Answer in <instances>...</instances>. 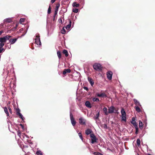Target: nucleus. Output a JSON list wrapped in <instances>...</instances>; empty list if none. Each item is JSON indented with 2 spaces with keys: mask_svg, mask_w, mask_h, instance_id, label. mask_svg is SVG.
<instances>
[{
  "mask_svg": "<svg viewBox=\"0 0 155 155\" xmlns=\"http://www.w3.org/2000/svg\"><path fill=\"white\" fill-rule=\"evenodd\" d=\"M115 109V108L114 106H111L108 109V113L110 114L113 113Z\"/></svg>",
  "mask_w": 155,
  "mask_h": 155,
  "instance_id": "obj_10",
  "label": "nucleus"
},
{
  "mask_svg": "<svg viewBox=\"0 0 155 155\" xmlns=\"http://www.w3.org/2000/svg\"><path fill=\"white\" fill-rule=\"evenodd\" d=\"M83 88L84 90H86L87 91H88V88L87 87H84Z\"/></svg>",
  "mask_w": 155,
  "mask_h": 155,
  "instance_id": "obj_45",
  "label": "nucleus"
},
{
  "mask_svg": "<svg viewBox=\"0 0 155 155\" xmlns=\"http://www.w3.org/2000/svg\"><path fill=\"white\" fill-rule=\"evenodd\" d=\"M121 113L122 116H126V113L124 108H122L121 110Z\"/></svg>",
  "mask_w": 155,
  "mask_h": 155,
  "instance_id": "obj_19",
  "label": "nucleus"
},
{
  "mask_svg": "<svg viewBox=\"0 0 155 155\" xmlns=\"http://www.w3.org/2000/svg\"><path fill=\"white\" fill-rule=\"evenodd\" d=\"M51 6H50V5H49V8H48V14H50L51 12Z\"/></svg>",
  "mask_w": 155,
  "mask_h": 155,
  "instance_id": "obj_34",
  "label": "nucleus"
},
{
  "mask_svg": "<svg viewBox=\"0 0 155 155\" xmlns=\"http://www.w3.org/2000/svg\"><path fill=\"white\" fill-rule=\"evenodd\" d=\"M104 128L105 129H107V126L106 124H104Z\"/></svg>",
  "mask_w": 155,
  "mask_h": 155,
  "instance_id": "obj_47",
  "label": "nucleus"
},
{
  "mask_svg": "<svg viewBox=\"0 0 155 155\" xmlns=\"http://www.w3.org/2000/svg\"><path fill=\"white\" fill-rule=\"evenodd\" d=\"M66 32V30H65L64 28H63L62 29V30L61 31V33L62 34H65Z\"/></svg>",
  "mask_w": 155,
  "mask_h": 155,
  "instance_id": "obj_38",
  "label": "nucleus"
},
{
  "mask_svg": "<svg viewBox=\"0 0 155 155\" xmlns=\"http://www.w3.org/2000/svg\"><path fill=\"white\" fill-rule=\"evenodd\" d=\"M11 48V45H10V46H9V47H8V48L9 49H10Z\"/></svg>",
  "mask_w": 155,
  "mask_h": 155,
  "instance_id": "obj_53",
  "label": "nucleus"
},
{
  "mask_svg": "<svg viewBox=\"0 0 155 155\" xmlns=\"http://www.w3.org/2000/svg\"><path fill=\"white\" fill-rule=\"evenodd\" d=\"M57 54L58 58H59V59H60L61 57V53L60 51H58L57 52Z\"/></svg>",
  "mask_w": 155,
  "mask_h": 155,
  "instance_id": "obj_28",
  "label": "nucleus"
},
{
  "mask_svg": "<svg viewBox=\"0 0 155 155\" xmlns=\"http://www.w3.org/2000/svg\"><path fill=\"white\" fill-rule=\"evenodd\" d=\"M90 137L91 138V143H92L94 144L97 142V139L94 134H90Z\"/></svg>",
  "mask_w": 155,
  "mask_h": 155,
  "instance_id": "obj_3",
  "label": "nucleus"
},
{
  "mask_svg": "<svg viewBox=\"0 0 155 155\" xmlns=\"http://www.w3.org/2000/svg\"><path fill=\"white\" fill-rule=\"evenodd\" d=\"M139 127L142 130L143 128V124L141 120H139Z\"/></svg>",
  "mask_w": 155,
  "mask_h": 155,
  "instance_id": "obj_21",
  "label": "nucleus"
},
{
  "mask_svg": "<svg viewBox=\"0 0 155 155\" xmlns=\"http://www.w3.org/2000/svg\"><path fill=\"white\" fill-rule=\"evenodd\" d=\"M71 71V70L69 68L64 69L63 71V74L65 75L67 73L70 72Z\"/></svg>",
  "mask_w": 155,
  "mask_h": 155,
  "instance_id": "obj_17",
  "label": "nucleus"
},
{
  "mask_svg": "<svg viewBox=\"0 0 155 155\" xmlns=\"http://www.w3.org/2000/svg\"><path fill=\"white\" fill-rule=\"evenodd\" d=\"M25 21V18H21L20 19L19 21L21 23H22V22H24Z\"/></svg>",
  "mask_w": 155,
  "mask_h": 155,
  "instance_id": "obj_39",
  "label": "nucleus"
},
{
  "mask_svg": "<svg viewBox=\"0 0 155 155\" xmlns=\"http://www.w3.org/2000/svg\"><path fill=\"white\" fill-rule=\"evenodd\" d=\"M18 135L20 137V135H21V133H20V132H18Z\"/></svg>",
  "mask_w": 155,
  "mask_h": 155,
  "instance_id": "obj_50",
  "label": "nucleus"
},
{
  "mask_svg": "<svg viewBox=\"0 0 155 155\" xmlns=\"http://www.w3.org/2000/svg\"><path fill=\"white\" fill-rule=\"evenodd\" d=\"M55 1V0H51V2L52 4Z\"/></svg>",
  "mask_w": 155,
  "mask_h": 155,
  "instance_id": "obj_49",
  "label": "nucleus"
},
{
  "mask_svg": "<svg viewBox=\"0 0 155 155\" xmlns=\"http://www.w3.org/2000/svg\"><path fill=\"white\" fill-rule=\"evenodd\" d=\"M86 122V120L83 118L81 117L79 119V123L81 125H85Z\"/></svg>",
  "mask_w": 155,
  "mask_h": 155,
  "instance_id": "obj_5",
  "label": "nucleus"
},
{
  "mask_svg": "<svg viewBox=\"0 0 155 155\" xmlns=\"http://www.w3.org/2000/svg\"><path fill=\"white\" fill-rule=\"evenodd\" d=\"M78 135L79 136L80 139H81L82 140H83V137L82 134L81 132H80L78 133Z\"/></svg>",
  "mask_w": 155,
  "mask_h": 155,
  "instance_id": "obj_36",
  "label": "nucleus"
},
{
  "mask_svg": "<svg viewBox=\"0 0 155 155\" xmlns=\"http://www.w3.org/2000/svg\"><path fill=\"white\" fill-rule=\"evenodd\" d=\"M139 106H135L134 107L135 109H136V110L138 112H140L141 111L140 109V108L139 107Z\"/></svg>",
  "mask_w": 155,
  "mask_h": 155,
  "instance_id": "obj_27",
  "label": "nucleus"
},
{
  "mask_svg": "<svg viewBox=\"0 0 155 155\" xmlns=\"http://www.w3.org/2000/svg\"><path fill=\"white\" fill-rule=\"evenodd\" d=\"M88 80L90 84L91 85V86H93L94 84V82L92 79L91 78L88 77Z\"/></svg>",
  "mask_w": 155,
  "mask_h": 155,
  "instance_id": "obj_13",
  "label": "nucleus"
},
{
  "mask_svg": "<svg viewBox=\"0 0 155 155\" xmlns=\"http://www.w3.org/2000/svg\"><path fill=\"white\" fill-rule=\"evenodd\" d=\"M60 6V4L59 3H57L56 4V8L55 9V11H58L59 8Z\"/></svg>",
  "mask_w": 155,
  "mask_h": 155,
  "instance_id": "obj_23",
  "label": "nucleus"
},
{
  "mask_svg": "<svg viewBox=\"0 0 155 155\" xmlns=\"http://www.w3.org/2000/svg\"><path fill=\"white\" fill-rule=\"evenodd\" d=\"M136 119L135 117H133L132 118V120L131 121V123L134 125L135 127L137 126V124L136 121Z\"/></svg>",
  "mask_w": 155,
  "mask_h": 155,
  "instance_id": "obj_9",
  "label": "nucleus"
},
{
  "mask_svg": "<svg viewBox=\"0 0 155 155\" xmlns=\"http://www.w3.org/2000/svg\"><path fill=\"white\" fill-rule=\"evenodd\" d=\"M94 69L97 71H100L102 70V67L101 64L98 63H95L93 65Z\"/></svg>",
  "mask_w": 155,
  "mask_h": 155,
  "instance_id": "obj_1",
  "label": "nucleus"
},
{
  "mask_svg": "<svg viewBox=\"0 0 155 155\" xmlns=\"http://www.w3.org/2000/svg\"><path fill=\"white\" fill-rule=\"evenodd\" d=\"M58 12V11H55L54 15L56 16L57 15Z\"/></svg>",
  "mask_w": 155,
  "mask_h": 155,
  "instance_id": "obj_48",
  "label": "nucleus"
},
{
  "mask_svg": "<svg viewBox=\"0 0 155 155\" xmlns=\"http://www.w3.org/2000/svg\"><path fill=\"white\" fill-rule=\"evenodd\" d=\"M71 22L70 20H69V24L67 25V26L66 27V28L67 30H68L70 29L71 26Z\"/></svg>",
  "mask_w": 155,
  "mask_h": 155,
  "instance_id": "obj_20",
  "label": "nucleus"
},
{
  "mask_svg": "<svg viewBox=\"0 0 155 155\" xmlns=\"http://www.w3.org/2000/svg\"><path fill=\"white\" fill-rule=\"evenodd\" d=\"M63 53L65 54L66 57H67L68 56V51L66 50H64L63 51Z\"/></svg>",
  "mask_w": 155,
  "mask_h": 155,
  "instance_id": "obj_22",
  "label": "nucleus"
},
{
  "mask_svg": "<svg viewBox=\"0 0 155 155\" xmlns=\"http://www.w3.org/2000/svg\"><path fill=\"white\" fill-rule=\"evenodd\" d=\"M126 116H122L121 120L123 121H126Z\"/></svg>",
  "mask_w": 155,
  "mask_h": 155,
  "instance_id": "obj_32",
  "label": "nucleus"
},
{
  "mask_svg": "<svg viewBox=\"0 0 155 155\" xmlns=\"http://www.w3.org/2000/svg\"><path fill=\"white\" fill-rule=\"evenodd\" d=\"M16 114L19 116V117L22 120H23L24 117L20 113V110L19 109V108H18L16 109Z\"/></svg>",
  "mask_w": 155,
  "mask_h": 155,
  "instance_id": "obj_6",
  "label": "nucleus"
},
{
  "mask_svg": "<svg viewBox=\"0 0 155 155\" xmlns=\"http://www.w3.org/2000/svg\"><path fill=\"white\" fill-rule=\"evenodd\" d=\"M72 5L74 7H78L79 6V4L78 3H77L76 2H73Z\"/></svg>",
  "mask_w": 155,
  "mask_h": 155,
  "instance_id": "obj_24",
  "label": "nucleus"
},
{
  "mask_svg": "<svg viewBox=\"0 0 155 155\" xmlns=\"http://www.w3.org/2000/svg\"><path fill=\"white\" fill-rule=\"evenodd\" d=\"M55 16H56L54 15V16L53 17V21H54L55 20Z\"/></svg>",
  "mask_w": 155,
  "mask_h": 155,
  "instance_id": "obj_52",
  "label": "nucleus"
},
{
  "mask_svg": "<svg viewBox=\"0 0 155 155\" xmlns=\"http://www.w3.org/2000/svg\"><path fill=\"white\" fill-rule=\"evenodd\" d=\"M11 37V36L7 35L6 36L2 38H0V42L1 43H3L6 42L7 40H8Z\"/></svg>",
  "mask_w": 155,
  "mask_h": 155,
  "instance_id": "obj_2",
  "label": "nucleus"
},
{
  "mask_svg": "<svg viewBox=\"0 0 155 155\" xmlns=\"http://www.w3.org/2000/svg\"><path fill=\"white\" fill-rule=\"evenodd\" d=\"M35 43L37 44L38 45H41V43L40 41V38H35Z\"/></svg>",
  "mask_w": 155,
  "mask_h": 155,
  "instance_id": "obj_11",
  "label": "nucleus"
},
{
  "mask_svg": "<svg viewBox=\"0 0 155 155\" xmlns=\"http://www.w3.org/2000/svg\"><path fill=\"white\" fill-rule=\"evenodd\" d=\"M100 115V113L99 112L96 115V116H94L93 118L95 120H96L99 117Z\"/></svg>",
  "mask_w": 155,
  "mask_h": 155,
  "instance_id": "obj_25",
  "label": "nucleus"
},
{
  "mask_svg": "<svg viewBox=\"0 0 155 155\" xmlns=\"http://www.w3.org/2000/svg\"><path fill=\"white\" fill-rule=\"evenodd\" d=\"M70 118L72 125L73 126H74L76 124V122L74 120L73 115L71 113H70Z\"/></svg>",
  "mask_w": 155,
  "mask_h": 155,
  "instance_id": "obj_4",
  "label": "nucleus"
},
{
  "mask_svg": "<svg viewBox=\"0 0 155 155\" xmlns=\"http://www.w3.org/2000/svg\"><path fill=\"white\" fill-rule=\"evenodd\" d=\"M4 44L2 43H0V48H2V47L4 46Z\"/></svg>",
  "mask_w": 155,
  "mask_h": 155,
  "instance_id": "obj_42",
  "label": "nucleus"
},
{
  "mask_svg": "<svg viewBox=\"0 0 155 155\" xmlns=\"http://www.w3.org/2000/svg\"><path fill=\"white\" fill-rule=\"evenodd\" d=\"M112 74L113 73L111 71H109L107 73V78L109 80H110L111 79Z\"/></svg>",
  "mask_w": 155,
  "mask_h": 155,
  "instance_id": "obj_7",
  "label": "nucleus"
},
{
  "mask_svg": "<svg viewBox=\"0 0 155 155\" xmlns=\"http://www.w3.org/2000/svg\"><path fill=\"white\" fill-rule=\"evenodd\" d=\"M85 105L88 108H91L92 107L91 103L88 101H86L85 103Z\"/></svg>",
  "mask_w": 155,
  "mask_h": 155,
  "instance_id": "obj_15",
  "label": "nucleus"
},
{
  "mask_svg": "<svg viewBox=\"0 0 155 155\" xmlns=\"http://www.w3.org/2000/svg\"><path fill=\"white\" fill-rule=\"evenodd\" d=\"M5 51V50L3 48H0V53H1L3 52H4Z\"/></svg>",
  "mask_w": 155,
  "mask_h": 155,
  "instance_id": "obj_41",
  "label": "nucleus"
},
{
  "mask_svg": "<svg viewBox=\"0 0 155 155\" xmlns=\"http://www.w3.org/2000/svg\"><path fill=\"white\" fill-rule=\"evenodd\" d=\"M8 109L9 110L10 113L11 114H12V112L11 107H8Z\"/></svg>",
  "mask_w": 155,
  "mask_h": 155,
  "instance_id": "obj_43",
  "label": "nucleus"
},
{
  "mask_svg": "<svg viewBox=\"0 0 155 155\" xmlns=\"http://www.w3.org/2000/svg\"><path fill=\"white\" fill-rule=\"evenodd\" d=\"M17 38L10 39L9 40V41L11 43L10 45L14 43L17 40Z\"/></svg>",
  "mask_w": 155,
  "mask_h": 155,
  "instance_id": "obj_14",
  "label": "nucleus"
},
{
  "mask_svg": "<svg viewBox=\"0 0 155 155\" xmlns=\"http://www.w3.org/2000/svg\"><path fill=\"white\" fill-rule=\"evenodd\" d=\"M137 155H139V154H137Z\"/></svg>",
  "mask_w": 155,
  "mask_h": 155,
  "instance_id": "obj_54",
  "label": "nucleus"
},
{
  "mask_svg": "<svg viewBox=\"0 0 155 155\" xmlns=\"http://www.w3.org/2000/svg\"><path fill=\"white\" fill-rule=\"evenodd\" d=\"M135 127L136 129L135 134H138V128L137 126Z\"/></svg>",
  "mask_w": 155,
  "mask_h": 155,
  "instance_id": "obj_35",
  "label": "nucleus"
},
{
  "mask_svg": "<svg viewBox=\"0 0 155 155\" xmlns=\"http://www.w3.org/2000/svg\"><path fill=\"white\" fill-rule=\"evenodd\" d=\"M103 110L105 115H107L108 114V112H107V109L106 107H104L103 109Z\"/></svg>",
  "mask_w": 155,
  "mask_h": 155,
  "instance_id": "obj_29",
  "label": "nucleus"
},
{
  "mask_svg": "<svg viewBox=\"0 0 155 155\" xmlns=\"http://www.w3.org/2000/svg\"><path fill=\"white\" fill-rule=\"evenodd\" d=\"M4 32V31H3L2 30L0 31V35Z\"/></svg>",
  "mask_w": 155,
  "mask_h": 155,
  "instance_id": "obj_51",
  "label": "nucleus"
},
{
  "mask_svg": "<svg viewBox=\"0 0 155 155\" xmlns=\"http://www.w3.org/2000/svg\"><path fill=\"white\" fill-rule=\"evenodd\" d=\"M36 37V38H40V36L39 35V34H38L37 35Z\"/></svg>",
  "mask_w": 155,
  "mask_h": 155,
  "instance_id": "obj_46",
  "label": "nucleus"
},
{
  "mask_svg": "<svg viewBox=\"0 0 155 155\" xmlns=\"http://www.w3.org/2000/svg\"><path fill=\"white\" fill-rule=\"evenodd\" d=\"M12 20L11 18H8L6 19H5L4 20V22H6V23H11L12 22Z\"/></svg>",
  "mask_w": 155,
  "mask_h": 155,
  "instance_id": "obj_16",
  "label": "nucleus"
},
{
  "mask_svg": "<svg viewBox=\"0 0 155 155\" xmlns=\"http://www.w3.org/2000/svg\"><path fill=\"white\" fill-rule=\"evenodd\" d=\"M94 154L95 155H103L99 152H94Z\"/></svg>",
  "mask_w": 155,
  "mask_h": 155,
  "instance_id": "obj_40",
  "label": "nucleus"
},
{
  "mask_svg": "<svg viewBox=\"0 0 155 155\" xmlns=\"http://www.w3.org/2000/svg\"><path fill=\"white\" fill-rule=\"evenodd\" d=\"M133 101H134L135 104V105H136V106H141V105H140L139 102L137 100L134 99Z\"/></svg>",
  "mask_w": 155,
  "mask_h": 155,
  "instance_id": "obj_12",
  "label": "nucleus"
},
{
  "mask_svg": "<svg viewBox=\"0 0 155 155\" xmlns=\"http://www.w3.org/2000/svg\"><path fill=\"white\" fill-rule=\"evenodd\" d=\"M96 95L97 96L100 97H107L106 94L104 93H102L100 94L96 93Z\"/></svg>",
  "mask_w": 155,
  "mask_h": 155,
  "instance_id": "obj_8",
  "label": "nucleus"
},
{
  "mask_svg": "<svg viewBox=\"0 0 155 155\" xmlns=\"http://www.w3.org/2000/svg\"><path fill=\"white\" fill-rule=\"evenodd\" d=\"M36 154L37 155H42V153L40 150H37L36 152Z\"/></svg>",
  "mask_w": 155,
  "mask_h": 155,
  "instance_id": "obj_30",
  "label": "nucleus"
},
{
  "mask_svg": "<svg viewBox=\"0 0 155 155\" xmlns=\"http://www.w3.org/2000/svg\"><path fill=\"white\" fill-rule=\"evenodd\" d=\"M4 110L5 113H6L7 116L9 115V113L8 112V109L6 107H5L4 108Z\"/></svg>",
  "mask_w": 155,
  "mask_h": 155,
  "instance_id": "obj_26",
  "label": "nucleus"
},
{
  "mask_svg": "<svg viewBox=\"0 0 155 155\" xmlns=\"http://www.w3.org/2000/svg\"><path fill=\"white\" fill-rule=\"evenodd\" d=\"M78 9L77 8H75L73 9V12L75 13H77L78 11Z\"/></svg>",
  "mask_w": 155,
  "mask_h": 155,
  "instance_id": "obj_37",
  "label": "nucleus"
},
{
  "mask_svg": "<svg viewBox=\"0 0 155 155\" xmlns=\"http://www.w3.org/2000/svg\"><path fill=\"white\" fill-rule=\"evenodd\" d=\"M93 101H96L97 102H98L99 101V99L97 98H93Z\"/></svg>",
  "mask_w": 155,
  "mask_h": 155,
  "instance_id": "obj_31",
  "label": "nucleus"
},
{
  "mask_svg": "<svg viewBox=\"0 0 155 155\" xmlns=\"http://www.w3.org/2000/svg\"><path fill=\"white\" fill-rule=\"evenodd\" d=\"M58 22L60 23H62V20L61 18H60L58 20Z\"/></svg>",
  "mask_w": 155,
  "mask_h": 155,
  "instance_id": "obj_44",
  "label": "nucleus"
},
{
  "mask_svg": "<svg viewBox=\"0 0 155 155\" xmlns=\"http://www.w3.org/2000/svg\"><path fill=\"white\" fill-rule=\"evenodd\" d=\"M137 143L138 146L140 145V141L139 139H137Z\"/></svg>",
  "mask_w": 155,
  "mask_h": 155,
  "instance_id": "obj_33",
  "label": "nucleus"
},
{
  "mask_svg": "<svg viewBox=\"0 0 155 155\" xmlns=\"http://www.w3.org/2000/svg\"><path fill=\"white\" fill-rule=\"evenodd\" d=\"M92 132V130L89 129H88L85 130V134L87 135H88L90 134H91Z\"/></svg>",
  "mask_w": 155,
  "mask_h": 155,
  "instance_id": "obj_18",
  "label": "nucleus"
}]
</instances>
